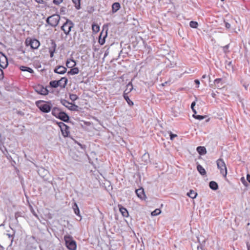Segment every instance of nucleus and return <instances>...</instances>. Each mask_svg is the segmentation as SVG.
<instances>
[{
    "label": "nucleus",
    "instance_id": "obj_7",
    "mask_svg": "<svg viewBox=\"0 0 250 250\" xmlns=\"http://www.w3.org/2000/svg\"><path fill=\"white\" fill-rule=\"evenodd\" d=\"M8 64V63L7 57L3 53L0 52V67L4 69L7 67Z\"/></svg>",
    "mask_w": 250,
    "mask_h": 250
},
{
    "label": "nucleus",
    "instance_id": "obj_3",
    "mask_svg": "<svg viewBox=\"0 0 250 250\" xmlns=\"http://www.w3.org/2000/svg\"><path fill=\"white\" fill-rule=\"evenodd\" d=\"M36 104L38 107L43 112L47 113L51 110L50 106L44 101H38Z\"/></svg>",
    "mask_w": 250,
    "mask_h": 250
},
{
    "label": "nucleus",
    "instance_id": "obj_27",
    "mask_svg": "<svg viewBox=\"0 0 250 250\" xmlns=\"http://www.w3.org/2000/svg\"><path fill=\"white\" fill-rule=\"evenodd\" d=\"M68 73L72 75L77 74L79 73V69L77 67H73Z\"/></svg>",
    "mask_w": 250,
    "mask_h": 250
},
{
    "label": "nucleus",
    "instance_id": "obj_53",
    "mask_svg": "<svg viewBox=\"0 0 250 250\" xmlns=\"http://www.w3.org/2000/svg\"><path fill=\"white\" fill-rule=\"evenodd\" d=\"M63 79H65V84H66L67 83V79H65L64 77H63Z\"/></svg>",
    "mask_w": 250,
    "mask_h": 250
},
{
    "label": "nucleus",
    "instance_id": "obj_6",
    "mask_svg": "<svg viewBox=\"0 0 250 250\" xmlns=\"http://www.w3.org/2000/svg\"><path fill=\"white\" fill-rule=\"evenodd\" d=\"M74 26L73 23L68 20H66L65 23H63V33H64L67 36L69 35L71 28Z\"/></svg>",
    "mask_w": 250,
    "mask_h": 250
},
{
    "label": "nucleus",
    "instance_id": "obj_19",
    "mask_svg": "<svg viewBox=\"0 0 250 250\" xmlns=\"http://www.w3.org/2000/svg\"><path fill=\"white\" fill-rule=\"evenodd\" d=\"M120 4L119 2H115L112 5V11L113 13L116 12L120 8Z\"/></svg>",
    "mask_w": 250,
    "mask_h": 250
},
{
    "label": "nucleus",
    "instance_id": "obj_24",
    "mask_svg": "<svg viewBox=\"0 0 250 250\" xmlns=\"http://www.w3.org/2000/svg\"><path fill=\"white\" fill-rule=\"evenodd\" d=\"M187 195L192 199H194L197 195V193L194 190H190L189 192L187 193Z\"/></svg>",
    "mask_w": 250,
    "mask_h": 250
},
{
    "label": "nucleus",
    "instance_id": "obj_20",
    "mask_svg": "<svg viewBox=\"0 0 250 250\" xmlns=\"http://www.w3.org/2000/svg\"><path fill=\"white\" fill-rule=\"evenodd\" d=\"M197 151L200 155H204L207 153L206 149L204 146H198Z\"/></svg>",
    "mask_w": 250,
    "mask_h": 250
},
{
    "label": "nucleus",
    "instance_id": "obj_49",
    "mask_svg": "<svg viewBox=\"0 0 250 250\" xmlns=\"http://www.w3.org/2000/svg\"><path fill=\"white\" fill-rule=\"evenodd\" d=\"M211 96H212V97L215 98V96H216V94H215V93L213 92V93H211Z\"/></svg>",
    "mask_w": 250,
    "mask_h": 250
},
{
    "label": "nucleus",
    "instance_id": "obj_12",
    "mask_svg": "<svg viewBox=\"0 0 250 250\" xmlns=\"http://www.w3.org/2000/svg\"><path fill=\"white\" fill-rule=\"evenodd\" d=\"M107 34V31H106L105 34L103 35V31L101 33L99 38V43L101 45H103L105 43V39L106 38Z\"/></svg>",
    "mask_w": 250,
    "mask_h": 250
},
{
    "label": "nucleus",
    "instance_id": "obj_18",
    "mask_svg": "<svg viewBox=\"0 0 250 250\" xmlns=\"http://www.w3.org/2000/svg\"><path fill=\"white\" fill-rule=\"evenodd\" d=\"M66 65L68 68H73L76 65V62L72 59L68 60L66 62Z\"/></svg>",
    "mask_w": 250,
    "mask_h": 250
},
{
    "label": "nucleus",
    "instance_id": "obj_45",
    "mask_svg": "<svg viewBox=\"0 0 250 250\" xmlns=\"http://www.w3.org/2000/svg\"><path fill=\"white\" fill-rule=\"evenodd\" d=\"M194 83L197 84V87H198L200 84V81L198 80H195Z\"/></svg>",
    "mask_w": 250,
    "mask_h": 250
},
{
    "label": "nucleus",
    "instance_id": "obj_36",
    "mask_svg": "<svg viewBox=\"0 0 250 250\" xmlns=\"http://www.w3.org/2000/svg\"><path fill=\"white\" fill-rule=\"evenodd\" d=\"M69 116L64 112H63V122H66L69 120Z\"/></svg>",
    "mask_w": 250,
    "mask_h": 250
},
{
    "label": "nucleus",
    "instance_id": "obj_28",
    "mask_svg": "<svg viewBox=\"0 0 250 250\" xmlns=\"http://www.w3.org/2000/svg\"><path fill=\"white\" fill-rule=\"evenodd\" d=\"M63 126L65 127V132H63V136H68L69 134V127L64 124H63Z\"/></svg>",
    "mask_w": 250,
    "mask_h": 250
},
{
    "label": "nucleus",
    "instance_id": "obj_40",
    "mask_svg": "<svg viewBox=\"0 0 250 250\" xmlns=\"http://www.w3.org/2000/svg\"><path fill=\"white\" fill-rule=\"evenodd\" d=\"M241 181L245 186H247V182L244 177H241Z\"/></svg>",
    "mask_w": 250,
    "mask_h": 250
},
{
    "label": "nucleus",
    "instance_id": "obj_30",
    "mask_svg": "<svg viewBox=\"0 0 250 250\" xmlns=\"http://www.w3.org/2000/svg\"><path fill=\"white\" fill-rule=\"evenodd\" d=\"M73 209L75 213L77 215H79L80 210L76 203H75L73 206Z\"/></svg>",
    "mask_w": 250,
    "mask_h": 250
},
{
    "label": "nucleus",
    "instance_id": "obj_41",
    "mask_svg": "<svg viewBox=\"0 0 250 250\" xmlns=\"http://www.w3.org/2000/svg\"><path fill=\"white\" fill-rule=\"evenodd\" d=\"M62 1V0H53V2L56 4H59Z\"/></svg>",
    "mask_w": 250,
    "mask_h": 250
},
{
    "label": "nucleus",
    "instance_id": "obj_26",
    "mask_svg": "<svg viewBox=\"0 0 250 250\" xmlns=\"http://www.w3.org/2000/svg\"><path fill=\"white\" fill-rule=\"evenodd\" d=\"M72 1L77 9L81 8V0H72Z\"/></svg>",
    "mask_w": 250,
    "mask_h": 250
},
{
    "label": "nucleus",
    "instance_id": "obj_52",
    "mask_svg": "<svg viewBox=\"0 0 250 250\" xmlns=\"http://www.w3.org/2000/svg\"><path fill=\"white\" fill-rule=\"evenodd\" d=\"M7 236H8V237L10 238V237H12V235H11V234H7Z\"/></svg>",
    "mask_w": 250,
    "mask_h": 250
},
{
    "label": "nucleus",
    "instance_id": "obj_21",
    "mask_svg": "<svg viewBox=\"0 0 250 250\" xmlns=\"http://www.w3.org/2000/svg\"><path fill=\"white\" fill-rule=\"evenodd\" d=\"M197 169L199 172L202 175H205L206 174V171L205 169V168L201 165H198L197 167Z\"/></svg>",
    "mask_w": 250,
    "mask_h": 250
},
{
    "label": "nucleus",
    "instance_id": "obj_2",
    "mask_svg": "<svg viewBox=\"0 0 250 250\" xmlns=\"http://www.w3.org/2000/svg\"><path fill=\"white\" fill-rule=\"evenodd\" d=\"M66 247L69 250H76L77 245L76 241L71 236H65L64 237Z\"/></svg>",
    "mask_w": 250,
    "mask_h": 250
},
{
    "label": "nucleus",
    "instance_id": "obj_51",
    "mask_svg": "<svg viewBox=\"0 0 250 250\" xmlns=\"http://www.w3.org/2000/svg\"><path fill=\"white\" fill-rule=\"evenodd\" d=\"M66 68L63 67V74L66 72Z\"/></svg>",
    "mask_w": 250,
    "mask_h": 250
},
{
    "label": "nucleus",
    "instance_id": "obj_38",
    "mask_svg": "<svg viewBox=\"0 0 250 250\" xmlns=\"http://www.w3.org/2000/svg\"><path fill=\"white\" fill-rule=\"evenodd\" d=\"M229 47V45H227L223 47L224 52L225 53H228L229 52L228 49Z\"/></svg>",
    "mask_w": 250,
    "mask_h": 250
},
{
    "label": "nucleus",
    "instance_id": "obj_23",
    "mask_svg": "<svg viewBox=\"0 0 250 250\" xmlns=\"http://www.w3.org/2000/svg\"><path fill=\"white\" fill-rule=\"evenodd\" d=\"M20 69L22 71H27L30 73H33V70L32 68H30V67H26V66H21L20 67Z\"/></svg>",
    "mask_w": 250,
    "mask_h": 250
},
{
    "label": "nucleus",
    "instance_id": "obj_10",
    "mask_svg": "<svg viewBox=\"0 0 250 250\" xmlns=\"http://www.w3.org/2000/svg\"><path fill=\"white\" fill-rule=\"evenodd\" d=\"M137 196L142 200L145 199L146 198V195L143 188H140L135 190Z\"/></svg>",
    "mask_w": 250,
    "mask_h": 250
},
{
    "label": "nucleus",
    "instance_id": "obj_15",
    "mask_svg": "<svg viewBox=\"0 0 250 250\" xmlns=\"http://www.w3.org/2000/svg\"><path fill=\"white\" fill-rule=\"evenodd\" d=\"M133 88V87L132 83L131 82L129 83L126 85V89L124 91L123 95H128L132 90Z\"/></svg>",
    "mask_w": 250,
    "mask_h": 250
},
{
    "label": "nucleus",
    "instance_id": "obj_44",
    "mask_svg": "<svg viewBox=\"0 0 250 250\" xmlns=\"http://www.w3.org/2000/svg\"><path fill=\"white\" fill-rule=\"evenodd\" d=\"M225 26L227 28L229 29L230 28V24L228 22L225 23Z\"/></svg>",
    "mask_w": 250,
    "mask_h": 250
},
{
    "label": "nucleus",
    "instance_id": "obj_55",
    "mask_svg": "<svg viewBox=\"0 0 250 250\" xmlns=\"http://www.w3.org/2000/svg\"><path fill=\"white\" fill-rule=\"evenodd\" d=\"M0 248H2V249H3V247H2V246H0Z\"/></svg>",
    "mask_w": 250,
    "mask_h": 250
},
{
    "label": "nucleus",
    "instance_id": "obj_42",
    "mask_svg": "<svg viewBox=\"0 0 250 250\" xmlns=\"http://www.w3.org/2000/svg\"><path fill=\"white\" fill-rule=\"evenodd\" d=\"M176 137H177L176 134H172L171 132L170 133V138L171 140H172Z\"/></svg>",
    "mask_w": 250,
    "mask_h": 250
},
{
    "label": "nucleus",
    "instance_id": "obj_4",
    "mask_svg": "<svg viewBox=\"0 0 250 250\" xmlns=\"http://www.w3.org/2000/svg\"><path fill=\"white\" fill-rule=\"evenodd\" d=\"M217 165L218 168L220 169L221 173L226 176L227 174V170L226 164L222 159H219L217 161Z\"/></svg>",
    "mask_w": 250,
    "mask_h": 250
},
{
    "label": "nucleus",
    "instance_id": "obj_46",
    "mask_svg": "<svg viewBox=\"0 0 250 250\" xmlns=\"http://www.w3.org/2000/svg\"><path fill=\"white\" fill-rule=\"evenodd\" d=\"M37 3L42 4L43 3V0H35Z\"/></svg>",
    "mask_w": 250,
    "mask_h": 250
},
{
    "label": "nucleus",
    "instance_id": "obj_47",
    "mask_svg": "<svg viewBox=\"0 0 250 250\" xmlns=\"http://www.w3.org/2000/svg\"><path fill=\"white\" fill-rule=\"evenodd\" d=\"M247 180L249 183H250V175L249 174L247 175Z\"/></svg>",
    "mask_w": 250,
    "mask_h": 250
},
{
    "label": "nucleus",
    "instance_id": "obj_58",
    "mask_svg": "<svg viewBox=\"0 0 250 250\" xmlns=\"http://www.w3.org/2000/svg\"><path fill=\"white\" fill-rule=\"evenodd\" d=\"M61 28L62 29V26H61Z\"/></svg>",
    "mask_w": 250,
    "mask_h": 250
},
{
    "label": "nucleus",
    "instance_id": "obj_34",
    "mask_svg": "<svg viewBox=\"0 0 250 250\" xmlns=\"http://www.w3.org/2000/svg\"><path fill=\"white\" fill-rule=\"evenodd\" d=\"M161 211L160 209L157 208L151 212L152 216H156L161 213Z\"/></svg>",
    "mask_w": 250,
    "mask_h": 250
},
{
    "label": "nucleus",
    "instance_id": "obj_48",
    "mask_svg": "<svg viewBox=\"0 0 250 250\" xmlns=\"http://www.w3.org/2000/svg\"><path fill=\"white\" fill-rule=\"evenodd\" d=\"M228 66L229 67L232 68V64L231 62H229L228 63Z\"/></svg>",
    "mask_w": 250,
    "mask_h": 250
},
{
    "label": "nucleus",
    "instance_id": "obj_13",
    "mask_svg": "<svg viewBox=\"0 0 250 250\" xmlns=\"http://www.w3.org/2000/svg\"><path fill=\"white\" fill-rule=\"evenodd\" d=\"M215 86L218 89H221L223 84V79L222 78L216 79L214 82Z\"/></svg>",
    "mask_w": 250,
    "mask_h": 250
},
{
    "label": "nucleus",
    "instance_id": "obj_39",
    "mask_svg": "<svg viewBox=\"0 0 250 250\" xmlns=\"http://www.w3.org/2000/svg\"><path fill=\"white\" fill-rule=\"evenodd\" d=\"M195 105V102H192L191 104V108L193 112L194 113V114L196 113V110L194 108V106Z\"/></svg>",
    "mask_w": 250,
    "mask_h": 250
},
{
    "label": "nucleus",
    "instance_id": "obj_37",
    "mask_svg": "<svg viewBox=\"0 0 250 250\" xmlns=\"http://www.w3.org/2000/svg\"><path fill=\"white\" fill-rule=\"evenodd\" d=\"M1 67L0 68V80H1L4 78V74Z\"/></svg>",
    "mask_w": 250,
    "mask_h": 250
},
{
    "label": "nucleus",
    "instance_id": "obj_22",
    "mask_svg": "<svg viewBox=\"0 0 250 250\" xmlns=\"http://www.w3.org/2000/svg\"><path fill=\"white\" fill-rule=\"evenodd\" d=\"M209 187L211 189L213 190H216L218 188V184L216 182L214 181H211L209 183Z\"/></svg>",
    "mask_w": 250,
    "mask_h": 250
},
{
    "label": "nucleus",
    "instance_id": "obj_33",
    "mask_svg": "<svg viewBox=\"0 0 250 250\" xmlns=\"http://www.w3.org/2000/svg\"><path fill=\"white\" fill-rule=\"evenodd\" d=\"M69 98L72 101L74 102L76 100L78 97L77 95L74 94H69Z\"/></svg>",
    "mask_w": 250,
    "mask_h": 250
},
{
    "label": "nucleus",
    "instance_id": "obj_1",
    "mask_svg": "<svg viewBox=\"0 0 250 250\" xmlns=\"http://www.w3.org/2000/svg\"><path fill=\"white\" fill-rule=\"evenodd\" d=\"M26 46H30L32 49H37L40 46V42L35 38L28 37L25 41Z\"/></svg>",
    "mask_w": 250,
    "mask_h": 250
},
{
    "label": "nucleus",
    "instance_id": "obj_17",
    "mask_svg": "<svg viewBox=\"0 0 250 250\" xmlns=\"http://www.w3.org/2000/svg\"><path fill=\"white\" fill-rule=\"evenodd\" d=\"M62 78H61L59 81H52L50 82V85L52 87L56 88L59 86L61 84V81L62 80Z\"/></svg>",
    "mask_w": 250,
    "mask_h": 250
},
{
    "label": "nucleus",
    "instance_id": "obj_14",
    "mask_svg": "<svg viewBox=\"0 0 250 250\" xmlns=\"http://www.w3.org/2000/svg\"><path fill=\"white\" fill-rule=\"evenodd\" d=\"M56 45L55 43L52 41L51 43V46L49 48V52L50 53V57H53L54 53L55 51Z\"/></svg>",
    "mask_w": 250,
    "mask_h": 250
},
{
    "label": "nucleus",
    "instance_id": "obj_57",
    "mask_svg": "<svg viewBox=\"0 0 250 250\" xmlns=\"http://www.w3.org/2000/svg\"><path fill=\"white\" fill-rule=\"evenodd\" d=\"M0 248H2V249H3V247H2V246H0Z\"/></svg>",
    "mask_w": 250,
    "mask_h": 250
},
{
    "label": "nucleus",
    "instance_id": "obj_8",
    "mask_svg": "<svg viewBox=\"0 0 250 250\" xmlns=\"http://www.w3.org/2000/svg\"><path fill=\"white\" fill-rule=\"evenodd\" d=\"M35 90L38 93L43 95H47L48 92L46 88L44 87L41 85H38L35 88Z\"/></svg>",
    "mask_w": 250,
    "mask_h": 250
},
{
    "label": "nucleus",
    "instance_id": "obj_56",
    "mask_svg": "<svg viewBox=\"0 0 250 250\" xmlns=\"http://www.w3.org/2000/svg\"><path fill=\"white\" fill-rule=\"evenodd\" d=\"M0 248H2V249H3V247H2V246H0Z\"/></svg>",
    "mask_w": 250,
    "mask_h": 250
},
{
    "label": "nucleus",
    "instance_id": "obj_43",
    "mask_svg": "<svg viewBox=\"0 0 250 250\" xmlns=\"http://www.w3.org/2000/svg\"><path fill=\"white\" fill-rule=\"evenodd\" d=\"M58 124L59 127H60L61 132L62 133V122H60V123H58Z\"/></svg>",
    "mask_w": 250,
    "mask_h": 250
},
{
    "label": "nucleus",
    "instance_id": "obj_32",
    "mask_svg": "<svg viewBox=\"0 0 250 250\" xmlns=\"http://www.w3.org/2000/svg\"><path fill=\"white\" fill-rule=\"evenodd\" d=\"M55 72L58 74H62V66H59L57 68H55L54 70Z\"/></svg>",
    "mask_w": 250,
    "mask_h": 250
},
{
    "label": "nucleus",
    "instance_id": "obj_11",
    "mask_svg": "<svg viewBox=\"0 0 250 250\" xmlns=\"http://www.w3.org/2000/svg\"><path fill=\"white\" fill-rule=\"evenodd\" d=\"M118 207L119 208V210H120V212L121 213V214H122V215L124 217H128L129 213H128V212L127 210L126 209V208L123 207L121 205H119Z\"/></svg>",
    "mask_w": 250,
    "mask_h": 250
},
{
    "label": "nucleus",
    "instance_id": "obj_31",
    "mask_svg": "<svg viewBox=\"0 0 250 250\" xmlns=\"http://www.w3.org/2000/svg\"><path fill=\"white\" fill-rule=\"evenodd\" d=\"M189 25L191 28H197L198 27V23L197 21H191L189 22Z\"/></svg>",
    "mask_w": 250,
    "mask_h": 250
},
{
    "label": "nucleus",
    "instance_id": "obj_54",
    "mask_svg": "<svg viewBox=\"0 0 250 250\" xmlns=\"http://www.w3.org/2000/svg\"><path fill=\"white\" fill-rule=\"evenodd\" d=\"M202 78H206V75H204L203 76H202Z\"/></svg>",
    "mask_w": 250,
    "mask_h": 250
},
{
    "label": "nucleus",
    "instance_id": "obj_5",
    "mask_svg": "<svg viewBox=\"0 0 250 250\" xmlns=\"http://www.w3.org/2000/svg\"><path fill=\"white\" fill-rule=\"evenodd\" d=\"M60 20V16L58 15H53L47 19L46 22L52 26H56Z\"/></svg>",
    "mask_w": 250,
    "mask_h": 250
},
{
    "label": "nucleus",
    "instance_id": "obj_50",
    "mask_svg": "<svg viewBox=\"0 0 250 250\" xmlns=\"http://www.w3.org/2000/svg\"><path fill=\"white\" fill-rule=\"evenodd\" d=\"M247 246L248 250H250V245H249L248 244H247Z\"/></svg>",
    "mask_w": 250,
    "mask_h": 250
},
{
    "label": "nucleus",
    "instance_id": "obj_25",
    "mask_svg": "<svg viewBox=\"0 0 250 250\" xmlns=\"http://www.w3.org/2000/svg\"><path fill=\"white\" fill-rule=\"evenodd\" d=\"M123 96H124V99L125 100V101H126V102L128 104L129 106H131L133 105V104H134L133 102L131 100H130V99L127 95H123Z\"/></svg>",
    "mask_w": 250,
    "mask_h": 250
},
{
    "label": "nucleus",
    "instance_id": "obj_9",
    "mask_svg": "<svg viewBox=\"0 0 250 250\" xmlns=\"http://www.w3.org/2000/svg\"><path fill=\"white\" fill-rule=\"evenodd\" d=\"M52 114L61 120H62V111L58 108H54L52 111Z\"/></svg>",
    "mask_w": 250,
    "mask_h": 250
},
{
    "label": "nucleus",
    "instance_id": "obj_16",
    "mask_svg": "<svg viewBox=\"0 0 250 250\" xmlns=\"http://www.w3.org/2000/svg\"><path fill=\"white\" fill-rule=\"evenodd\" d=\"M65 104H70V106L68 107V108L71 110H77L78 106L75 104H70L68 102H66L65 100H63V105L67 106Z\"/></svg>",
    "mask_w": 250,
    "mask_h": 250
},
{
    "label": "nucleus",
    "instance_id": "obj_29",
    "mask_svg": "<svg viewBox=\"0 0 250 250\" xmlns=\"http://www.w3.org/2000/svg\"><path fill=\"white\" fill-rule=\"evenodd\" d=\"M92 29L93 32L97 33L100 30V27L98 24H93L92 26Z\"/></svg>",
    "mask_w": 250,
    "mask_h": 250
},
{
    "label": "nucleus",
    "instance_id": "obj_35",
    "mask_svg": "<svg viewBox=\"0 0 250 250\" xmlns=\"http://www.w3.org/2000/svg\"><path fill=\"white\" fill-rule=\"evenodd\" d=\"M193 116L194 118L199 120H203L205 118L204 116L201 115H195V114H193Z\"/></svg>",
    "mask_w": 250,
    "mask_h": 250
}]
</instances>
